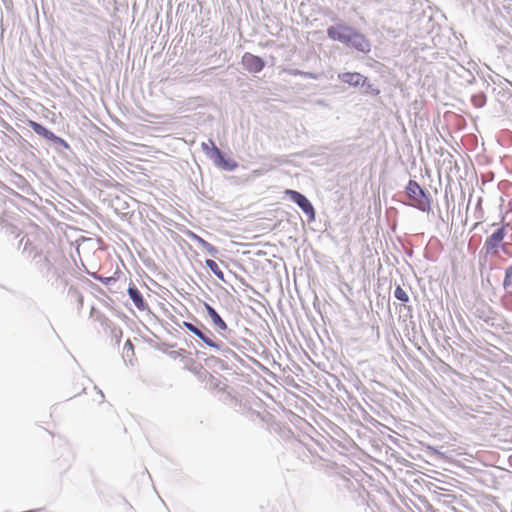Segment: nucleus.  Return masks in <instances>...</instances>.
<instances>
[{
  "mask_svg": "<svg viewBox=\"0 0 512 512\" xmlns=\"http://www.w3.org/2000/svg\"><path fill=\"white\" fill-rule=\"evenodd\" d=\"M206 310L208 312V315L210 316L213 324L218 327L220 330H226L227 324L226 322L220 317V315L216 312L214 308H212L210 305L205 304Z\"/></svg>",
  "mask_w": 512,
  "mask_h": 512,
  "instance_id": "nucleus-11",
  "label": "nucleus"
},
{
  "mask_svg": "<svg viewBox=\"0 0 512 512\" xmlns=\"http://www.w3.org/2000/svg\"><path fill=\"white\" fill-rule=\"evenodd\" d=\"M338 77L342 82L351 86H358L366 81V77L357 72H345L339 74Z\"/></svg>",
  "mask_w": 512,
  "mask_h": 512,
  "instance_id": "nucleus-9",
  "label": "nucleus"
},
{
  "mask_svg": "<svg viewBox=\"0 0 512 512\" xmlns=\"http://www.w3.org/2000/svg\"><path fill=\"white\" fill-rule=\"evenodd\" d=\"M406 194L411 201V205L421 211H427L430 208V199L414 180H410L406 186Z\"/></svg>",
  "mask_w": 512,
  "mask_h": 512,
  "instance_id": "nucleus-1",
  "label": "nucleus"
},
{
  "mask_svg": "<svg viewBox=\"0 0 512 512\" xmlns=\"http://www.w3.org/2000/svg\"><path fill=\"white\" fill-rule=\"evenodd\" d=\"M202 149L207 153L209 149L212 150V146L210 144V141L208 143H202Z\"/></svg>",
  "mask_w": 512,
  "mask_h": 512,
  "instance_id": "nucleus-18",
  "label": "nucleus"
},
{
  "mask_svg": "<svg viewBox=\"0 0 512 512\" xmlns=\"http://www.w3.org/2000/svg\"><path fill=\"white\" fill-rule=\"evenodd\" d=\"M29 126L33 129V131L48 139V140H51V141H54V142H60V143H65L64 140H62L61 138L55 136L51 131H49L48 129H46L44 126H42L41 124L35 122V121H32L30 120L29 121Z\"/></svg>",
  "mask_w": 512,
  "mask_h": 512,
  "instance_id": "nucleus-8",
  "label": "nucleus"
},
{
  "mask_svg": "<svg viewBox=\"0 0 512 512\" xmlns=\"http://www.w3.org/2000/svg\"><path fill=\"white\" fill-rule=\"evenodd\" d=\"M284 193L303 210L310 220L315 219V210L310 201L304 195L291 189H286Z\"/></svg>",
  "mask_w": 512,
  "mask_h": 512,
  "instance_id": "nucleus-3",
  "label": "nucleus"
},
{
  "mask_svg": "<svg viewBox=\"0 0 512 512\" xmlns=\"http://www.w3.org/2000/svg\"><path fill=\"white\" fill-rule=\"evenodd\" d=\"M124 351H126L127 353L128 352H131V355H134V346L131 342V340H127L124 344Z\"/></svg>",
  "mask_w": 512,
  "mask_h": 512,
  "instance_id": "nucleus-16",
  "label": "nucleus"
},
{
  "mask_svg": "<svg viewBox=\"0 0 512 512\" xmlns=\"http://www.w3.org/2000/svg\"><path fill=\"white\" fill-rule=\"evenodd\" d=\"M206 266L221 280H223L224 278V274L223 272L221 271V269L219 268L218 264L212 260V259H207L206 260Z\"/></svg>",
  "mask_w": 512,
  "mask_h": 512,
  "instance_id": "nucleus-13",
  "label": "nucleus"
},
{
  "mask_svg": "<svg viewBox=\"0 0 512 512\" xmlns=\"http://www.w3.org/2000/svg\"><path fill=\"white\" fill-rule=\"evenodd\" d=\"M394 296L396 299H398L401 302L406 303L409 301V296H408L407 292L401 286L396 287V289L394 291Z\"/></svg>",
  "mask_w": 512,
  "mask_h": 512,
  "instance_id": "nucleus-14",
  "label": "nucleus"
},
{
  "mask_svg": "<svg viewBox=\"0 0 512 512\" xmlns=\"http://www.w3.org/2000/svg\"><path fill=\"white\" fill-rule=\"evenodd\" d=\"M95 279L101 281L104 284H109L111 281H114L115 279L113 277H101V276H94Z\"/></svg>",
  "mask_w": 512,
  "mask_h": 512,
  "instance_id": "nucleus-17",
  "label": "nucleus"
},
{
  "mask_svg": "<svg viewBox=\"0 0 512 512\" xmlns=\"http://www.w3.org/2000/svg\"><path fill=\"white\" fill-rule=\"evenodd\" d=\"M504 286L507 289H512V266L506 270Z\"/></svg>",
  "mask_w": 512,
  "mask_h": 512,
  "instance_id": "nucleus-15",
  "label": "nucleus"
},
{
  "mask_svg": "<svg viewBox=\"0 0 512 512\" xmlns=\"http://www.w3.org/2000/svg\"><path fill=\"white\" fill-rule=\"evenodd\" d=\"M509 226L508 224L501 226L498 228L495 232H493L485 241V247L488 250H494L496 251L497 248L500 247L501 242L503 241L505 235H506V227Z\"/></svg>",
  "mask_w": 512,
  "mask_h": 512,
  "instance_id": "nucleus-6",
  "label": "nucleus"
},
{
  "mask_svg": "<svg viewBox=\"0 0 512 512\" xmlns=\"http://www.w3.org/2000/svg\"><path fill=\"white\" fill-rule=\"evenodd\" d=\"M242 65L250 73H258L264 68V61L251 53H245L241 59Z\"/></svg>",
  "mask_w": 512,
  "mask_h": 512,
  "instance_id": "nucleus-5",
  "label": "nucleus"
},
{
  "mask_svg": "<svg viewBox=\"0 0 512 512\" xmlns=\"http://www.w3.org/2000/svg\"><path fill=\"white\" fill-rule=\"evenodd\" d=\"M506 247H507V244H504V245L502 246V248H503V250H504V251H506Z\"/></svg>",
  "mask_w": 512,
  "mask_h": 512,
  "instance_id": "nucleus-20",
  "label": "nucleus"
},
{
  "mask_svg": "<svg viewBox=\"0 0 512 512\" xmlns=\"http://www.w3.org/2000/svg\"><path fill=\"white\" fill-rule=\"evenodd\" d=\"M346 46L352 47L353 49L364 54H368L371 51L370 40L363 33L356 29H354L353 33L351 34Z\"/></svg>",
  "mask_w": 512,
  "mask_h": 512,
  "instance_id": "nucleus-4",
  "label": "nucleus"
},
{
  "mask_svg": "<svg viewBox=\"0 0 512 512\" xmlns=\"http://www.w3.org/2000/svg\"><path fill=\"white\" fill-rule=\"evenodd\" d=\"M354 28L345 25V24H337L330 26L327 29L328 37L333 41H339L343 44H348V40L350 39L351 34L353 33Z\"/></svg>",
  "mask_w": 512,
  "mask_h": 512,
  "instance_id": "nucleus-2",
  "label": "nucleus"
},
{
  "mask_svg": "<svg viewBox=\"0 0 512 512\" xmlns=\"http://www.w3.org/2000/svg\"><path fill=\"white\" fill-rule=\"evenodd\" d=\"M212 146L213 155L211 157L214 158L215 163L223 168L224 170H234L237 167V163L234 161L226 160L221 152V150L215 145L213 141H210Z\"/></svg>",
  "mask_w": 512,
  "mask_h": 512,
  "instance_id": "nucleus-7",
  "label": "nucleus"
},
{
  "mask_svg": "<svg viewBox=\"0 0 512 512\" xmlns=\"http://www.w3.org/2000/svg\"><path fill=\"white\" fill-rule=\"evenodd\" d=\"M373 93H374L375 95H378V94L380 93V91H379L378 89H375V90H373Z\"/></svg>",
  "mask_w": 512,
  "mask_h": 512,
  "instance_id": "nucleus-19",
  "label": "nucleus"
},
{
  "mask_svg": "<svg viewBox=\"0 0 512 512\" xmlns=\"http://www.w3.org/2000/svg\"><path fill=\"white\" fill-rule=\"evenodd\" d=\"M184 326L191 331L193 334H195L197 337H199L206 345L209 347L220 349V346L212 341L209 337H207L200 329H198L196 326H194L191 323L184 322Z\"/></svg>",
  "mask_w": 512,
  "mask_h": 512,
  "instance_id": "nucleus-10",
  "label": "nucleus"
},
{
  "mask_svg": "<svg viewBox=\"0 0 512 512\" xmlns=\"http://www.w3.org/2000/svg\"><path fill=\"white\" fill-rule=\"evenodd\" d=\"M128 294L138 309L142 310L145 308L143 297L140 291L135 286H130L128 288Z\"/></svg>",
  "mask_w": 512,
  "mask_h": 512,
  "instance_id": "nucleus-12",
  "label": "nucleus"
}]
</instances>
